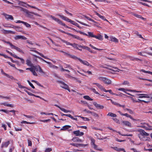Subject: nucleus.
<instances>
[{
    "instance_id": "nucleus-63",
    "label": "nucleus",
    "mask_w": 152,
    "mask_h": 152,
    "mask_svg": "<svg viewBox=\"0 0 152 152\" xmlns=\"http://www.w3.org/2000/svg\"><path fill=\"white\" fill-rule=\"evenodd\" d=\"M123 116H126L127 117L129 118H132V116L130 115H129L127 113L124 114Z\"/></svg>"
},
{
    "instance_id": "nucleus-36",
    "label": "nucleus",
    "mask_w": 152,
    "mask_h": 152,
    "mask_svg": "<svg viewBox=\"0 0 152 152\" xmlns=\"http://www.w3.org/2000/svg\"><path fill=\"white\" fill-rule=\"evenodd\" d=\"M60 67H61L60 71L61 72L66 71L68 72H70V71L69 70L64 69L63 68V66H60Z\"/></svg>"
},
{
    "instance_id": "nucleus-22",
    "label": "nucleus",
    "mask_w": 152,
    "mask_h": 152,
    "mask_svg": "<svg viewBox=\"0 0 152 152\" xmlns=\"http://www.w3.org/2000/svg\"><path fill=\"white\" fill-rule=\"evenodd\" d=\"M31 50L32 51H33L35 53H37L38 54H39L40 56H41L42 57L44 58L45 59H48V58L46 56H44L42 53L39 52L38 51H37L36 50Z\"/></svg>"
},
{
    "instance_id": "nucleus-41",
    "label": "nucleus",
    "mask_w": 152,
    "mask_h": 152,
    "mask_svg": "<svg viewBox=\"0 0 152 152\" xmlns=\"http://www.w3.org/2000/svg\"><path fill=\"white\" fill-rule=\"evenodd\" d=\"M6 76H7V77H8L10 79H11L12 80H15V79H16L12 76L10 75H9L8 74H6Z\"/></svg>"
},
{
    "instance_id": "nucleus-37",
    "label": "nucleus",
    "mask_w": 152,
    "mask_h": 152,
    "mask_svg": "<svg viewBox=\"0 0 152 152\" xmlns=\"http://www.w3.org/2000/svg\"><path fill=\"white\" fill-rule=\"evenodd\" d=\"M17 84L18 85V87L19 88H25L27 89L28 90H29V89H28L27 88L21 85L20 83H17Z\"/></svg>"
},
{
    "instance_id": "nucleus-44",
    "label": "nucleus",
    "mask_w": 152,
    "mask_h": 152,
    "mask_svg": "<svg viewBox=\"0 0 152 152\" xmlns=\"http://www.w3.org/2000/svg\"><path fill=\"white\" fill-rule=\"evenodd\" d=\"M10 144V141H8L7 142H5L3 144V145L5 147H7Z\"/></svg>"
},
{
    "instance_id": "nucleus-21",
    "label": "nucleus",
    "mask_w": 152,
    "mask_h": 152,
    "mask_svg": "<svg viewBox=\"0 0 152 152\" xmlns=\"http://www.w3.org/2000/svg\"><path fill=\"white\" fill-rule=\"evenodd\" d=\"M122 123L126 126H127L129 127H131V124L128 121H122Z\"/></svg>"
},
{
    "instance_id": "nucleus-33",
    "label": "nucleus",
    "mask_w": 152,
    "mask_h": 152,
    "mask_svg": "<svg viewBox=\"0 0 152 152\" xmlns=\"http://www.w3.org/2000/svg\"><path fill=\"white\" fill-rule=\"evenodd\" d=\"M89 46L90 47H91L93 49H95L96 50H98L99 51H101V50H103V49L98 48L95 47L94 46L92 45L91 44H90Z\"/></svg>"
},
{
    "instance_id": "nucleus-1",
    "label": "nucleus",
    "mask_w": 152,
    "mask_h": 152,
    "mask_svg": "<svg viewBox=\"0 0 152 152\" xmlns=\"http://www.w3.org/2000/svg\"><path fill=\"white\" fill-rule=\"evenodd\" d=\"M50 17L53 20L56 21L58 23L60 24H61V25L64 26L65 27H66L68 28L71 29L73 31H77V32L81 34H83V35L87 36L88 37V34H87L86 33L83 31H76L74 28L69 27L67 26L66 25L65 23H63L58 18H56L55 17H54L52 15H51Z\"/></svg>"
},
{
    "instance_id": "nucleus-40",
    "label": "nucleus",
    "mask_w": 152,
    "mask_h": 152,
    "mask_svg": "<svg viewBox=\"0 0 152 152\" xmlns=\"http://www.w3.org/2000/svg\"><path fill=\"white\" fill-rule=\"evenodd\" d=\"M90 90L95 94L99 95V93L96 91V89L95 88H91L90 89Z\"/></svg>"
},
{
    "instance_id": "nucleus-42",
    "label": "nucleus",
    "mask_w": 152,
    "mask_h": 152,
    "mask_svg": "<svg viewBox=\"0 0 152 152\" xmlns=\"http://www.w3.org/2000/svg\"><path fill=\"white\" fill-rule=\"evenodd\" d=\"M58 16H60V17L62 19H63L64 20H65L66 21L67 18H67L66 17L64 16L63 15H58Z\"/></svg>"
},
{
    "instance_id": "nucleus-30",
    "label": "nucleus",
    "mask_w": 152,
    "mask_h": 152,
    "mask_svg": "<svg viewBox=\"0 0 152 152\" xmlns=\"http://www.w3.org/2000/svg\"><path fill=\"white\" fill-rule=\"evenodd\" d=\"M62 66L63 67L64 66V67L65 68H68L69 69H72L71 66L66 64H64L63 66Z\"/></svg>"
},
{
    "instance_id": "nucleus-24",
    "label": "nucleus",
    "mask_w": 152,
    "mask_h": 152,
    "mask_svg": "<svg viewBox=\"0 0 152 152\" xmlns=\"http://www.w3.org/2000/svg\"><path fill=\"white\" fill-rule=\"evenodd\" d=\"M26 64L29 66H32L33 64L30 59H27L26 60Z\"/></svg>"
},
{
    "instance_id": "nucleus-14",
    "label": "nucleus",
    "mask_w": 152,
    "mask_h": 152,
    "mask_svg": "<svg viewBox=\"0 0 152 152\" xmlns=\"http://www.w3.org/2000/svg\"><path fill=\"white\" fill-rule=\"evenodd\" d=\"M17 23H23L25 26L28 28H31V26L30 24L27 22H24L20 20H18L16 22Z\"/></svg>"
},
{
    "instance_id": "nucleus-48",
    "label": "nucleus",
    "mask_w": 152,
    "mask_h": 152,
    "mask_svg": "<svg viewBox=\"0 0 152 152\" xmlns=\"http://www.w3.org/2000/svg\"><path fill=\"white\" fill-rule=\"evenodd\" d=\"M15 50H16L18 52H19L21 53H24V52L22 50H21L20 48H18V47H17Z\"/></svg>"
},
{
    "instance_id": "nucleus-52",
    "label": "nucleus",
    "mask_w": 152,
    "mask_h": 152,
    "mask_svg": "<svg viewBox=\"0 0 152 152\" xmlns=\"http://www.w3.org/2000/svg\"><path fill=\"white\" fill-rule=\"evenodd\" d=\"M24 91L26 93H27L28 95H29L30 96H35L34 94H32V93H31V92H28V91H27V90H24Z\"/></svg>"
},
{
    "instance_id": "nucleus-20",
    "label": "nucleus",
    "mask_w": 152,
    "mask_h": 152,
    "mask_svg": "<svg viewBox=\"0 0 152 152\" xmlns=\"http://www.w3.org/2000/svg\"><path fill=\"white\" fill-rule=\"evenodd\" d=\"M15 40L20 39L23 40H26L27 39V38L26 37L22 35H17L15 37Z\"/></svg>"
},
{
    "instance_id": "nucleus-8",
    "label": "nucleus",
    "mask_w": 152,
    "mask_h": 152,
    "mask_svg": "<svg viewBox=\"0 0 152 152\" xmlns=\"http://www.w3.org/2000/svg\"><path fill=\"white\" fill-rule=\"evenodd\" d=\"M137 95L139 96L138 97L139 98H150L152 97V94H137Z\"/></svg>"
},
{
    "instance_id": "nucleus-27",
    "label": "nucleus",
    "mask_w": 152,
    "mask_h": 152,
    "mask_svg": "<svg viewBox=\"0 0 152 152\" xmlns=\"http://www.w3.org/2000/svg\"><path fill=\"white\" fill-rule=\"evenodd\" d=\"M72 36H73L72 37L74 38H75V39H77L81 40V41L83 40V39L82 38L80 37H79L77 35L73 34V35H72Z\"/></svg>"
},
{
    "instance_id": "nucleus-64",
    "label": "nucleus",
    "mask_w": 152,
    "mask_h": 152,
    "mask_svg": "<svg viewBox=\"0 0 152 152\" xmlns=\"http://www.w3.org/2000/svg\"><path fill=\"white\" fill-rule=\"evenodd\" d=\"M83 72H84L85 73H87L88 75H92V72L90 71H85L84 70H83Z\"/></svg>"
},
{
    "instance_id": "nucleus-15",
    "label": "nucleus",
    "mask_w": 152,
    "mask_h": 152,
    "mask_svg": "<svg viewBox=\"0 0 152 152\" xmlns=\"http://www.w3.org/2000/svg\"><path fill=\"white\" fill-rule=\"evenodd\" d=\"M3 15L5 17V18L7 20H14V18L13 16L11 15H9L5 13H3Z\"/></svg>"
},
{
    "instance_id": "nucleus-54",
    "label": "nucleus",
    "mask_w": 152,
    "mask_h": 152,
    "mask_svg": "<svg viewBox=\"0 0 152 152\" xmlns=\"http://www.w3.org/2000/svg\"><path fill=\"white\" fill-rule=\"evenodd\" d=\"M61 111H63L65 113H67L68 112H71L70 111L67 110H66L65 109L63 108H62L61 109Z\"/></svg>"
},
{
    "instance_id": "nucleus-4",
    "label": "nucleus",
    "mask_w": 152,
    "mask_h": 152,
    "mask_svg": "<svg viewBox=\"0 0 152 152\" xmlns=\"http://www.w3.org/2000/svg\"><path fill=\"white\" fill-rule=\"evenodd\" d=\"M98 79L100 80L103 82L104 83L109 85L111 83V81L110 79L107 78L106 77H99L98 78Z\"/></svg>"
},
{
    "instance_id": "nucleus-51",
    "label": "nucleus",
    "mask_w": 152,
    "mask_h": 152,
    "mask_svg": "<svg viewBox=\"0 0 152 152\" xmlns=\"http://www.w3.org/2000/svg\"><path fill=\"white\" fill-rule=\"evenodd\" d=\"M32 68L35 71H38V69L39 68V66H32Z\"/></svg>"
},
{
    "instance_id": "nucleus-62",
    "label": "nucleus",
    "mask_w": 152,
    "mask_h": 152,
    "mask_svg": "<svg viewBox=\"0 0 152 152\" xmlns=\"http://www.w3.org/2000/svg\"><path fill=\"white\" fill-rule=\"evenodd\" d=\"M10 47H11L12 49H15V50L16 49V48L17 47L15 45H13L12 44V43L10 45Z\"/></svg>"
},
{
    "instance_id": "nucleus-50",
    "label": "nucleus",
    "mask_w": 152,
    "mask_h": 152,
    "mask_svg": "<svg viewBox=\"0 0 152 152\" xmlns=\"http://www.w3.org/2000/svg\"><path fill=\"white\" fill-rule=\"evenodd\" d=\"M77 21L79 23H80L83 25H84V26H90L89 25H88L87 24L85 23H83L81 21H78V20H77Z\"/></svg>"
},
{
    "instance_id": "nucleus-28",
    "label": "nucleus",
    "mask_w": 152,
    "mask_h": 152,
    "mask_svg": "<svg viewBox=\"0 0 152 152\" xmlns=\"http://www.w3.org/2000/svg\"><path fill=\"white\" fill-rule=\"evenodd\" d=\"M110 40L114 42H118V40L115 37H110Z\"/></svg>"
},
{
    "instance_id": "nucleus-11",
    "label": "nucleus",
    "mask_w": 152,
    "mask_h": 152,
    "mask_svg": "<svg viewBox=\"0 0 152 152\" xmlns=\"http://www.w3.org/2000/svg\"><path fill=\"white\" fill-rule=\"evenodd\" d=\"M58 83L60 84V86L61 88L65 89H67V88H68V86L64 83L60 81H58Z\"/></svg>"
},
{
    "instance_id": "nucleus-61",
    "label": "nucleus",
    "mask_w": 152,
    "mask_h": 152,
    "mask_svg": "<svg viewBox=\"0 0 152 152\" xmlns=\"http://www.w3.org/2000/svg\"><path fill=\"white\" fill-rule=\"evenodd\" d=\"M50 66L51 67H52L54 69H58V66L53 65L52 63L51 64H50Z\"/></svg>"
},
{
    "instance_id": "nucleus-9",
    "label": "nucleus",
    "mask_w": 152,
    "mask_h": 152,
    "mask_svg": "<svg viewBox=\"0 0 152 152\" xmlns=\"http://www.w3.org/2000/svg\"><path fill=\"white\" fill-rule=\"evenodd\" d=\"M119 91H122L126 93V91H129L130 92H141V91H137L134 90H128V89H125L123 88H119L118 89Z\"/></svg>"
},
{
    "instance_id": "nucleus-35",
    "label": "nucleus",
    "mask_w": 152,
    "mask_h": 152,
    "mask_svg": "<svg viewBox=\"0 0 152 152\" xmlns=\"http://www.w3.org/2000/svg\"><path fill=\"white\" fill-rule=\"evenodd\" d=\"M83 98L89 101H92L93 100V99L91 98L89 96H83Z\"/></svg>"
},
{
    "instance_id": "nucleus-2",
    "label": "nucleus",
    "mask_w": 152,
    "mask_h": 152,
    "mask_svg": "<svg viewBox=\"0 0 152 152\" xmlns=\"http://www.w3.org/2000/svg\"><path fill=\"white\" fill-rule=\"evenodd\" d=\"M88 37H89L95 38L96 39H98L100 41H102L103 38V36L100 34H98L96 35H94L93 34V33L91 32H88Z\"/></svg>"
},
{
    "instance_id": "nucleus-7",
    "label": "nucleus",
    "mask_w": 152,
    "mask_h": 152,
    "mask_svg": "<svg viewBox=\"0 0 152 152\" xmlns=\"http://www.w3.org/2000/svg\"><path fill=\"white\" fill-rule=\"evenodd\" d=\"M79 60L82 64H83L84 65H86L88 66L92 67V65L90 64L88 62L86 61H83L81 59L78 58L77 57V58H76L75 60Z\"/></svg>"
},
{
    "instance_id": "nucleus-58",
    "label": "nucleus",
    "mask_w": 152,
    "mask_h": 152,
    "mask_svg": "<svg viewBox=\"0 0 152 152\" xmlns=\"http://www.w3.org/2000/svg\"><path fill=\"white\" fill-rule=\"evenodd\" d=\"M70 145H72L74 146H75L76 147H78L79 146V144H76L75 143H71L70 144Z\"/></svg>"
},
{
    "instance_id": "nucleus-45",
    "label": "nucleus",
    "mask_w": 152,
    "mask_h": 152,
    "mask_svg": "<svg viewBox=\"0 0 152 152\" xmlns=\"http://www.w3.org/2000/svg\"><path fill=\"white\" fill-rule=\"evenodd\" d=\"M19 4L20 5L22 6L25 7H26L25 5L26 4V3L21 1L19 3Z\"/></svg>"
},
{
    "instance_id": "nucleus-39",
    "label": "nucleus",
    "mask_w": 152,
    "mask_h": 152,
    "mask_svg": "<svg viewBox=\"0 0 152 152\" xmlns=\"http://www.w3.org/2000/svg\"><path fill=\"white\" fill-rule=\"evenodd\" d=\"M91 115L97 118H98L99 117L98 115L96 113L92 112Z\"/></svg>"
},
{
    "instance_id": "nucleus-32",
    "label": "nucleus",
    "mask_w": 152,
    "mask_h": 152,
    "mask_svg": "<svg viewBox=\"0 0 152 152\" xmlns=\"http://www.w3.org/2000/svg\"><path fill=\"white\" fill-rule=\"evenodd\" d=\"M104 91L106 92H109L110 94L113 95H117V94H116L115 93H113L112 92V90L110 89L106 90L105 89Z\"/></svg>"
},
{
    "instance_id": "nucleus-59",
    "label": "nucleus",
    "mask_w": 152,
    "mask_h": 152,
    "mask_svg": "<svg viewBox=\"0 0 152 152\" xmlns=\"http://www.w3.org/2000/svg\"><path fill=\"white\" fill-rule=\"evenodd\" d=\"M132 60L133 61H134V60H135L136 61L139 60L141 61H142V60L137 58H133V59H132Z\"/></svg>"
},
{
    "instance_id": "nucleus-17",
    "label": "nucleus",
    "mask_w": 152,
    "mask_h": 152,
    "mask_svg": "<svg viewBox=\"0 0 152 152\" xmlns=\"http://www.w3.org/2000/svg\"><path fill=\"white\" fill-rule=\"evenodd\" d=\"M64 55L65 56L72 58L75 60H76V58H77V57L76 56L74 55H71L70 54L65 52L64 53Z\"/></svg>"
},
{
    "instance_id": "nucleus-31",
    "label": "nucleus",
    "mask_w": 152,
    "mask_h": 152,
    "mask_svg": "<svg viewBox=\"0 0 152 152\" xmlns=\"http://www.w3.org/2000/svg\"><path fill=\"white\" fill-rule=\"evenodd\" d=\"M15 58H16L18 59H20L21 60V62L22 64H24L25 63V61L24 59L23 58H20V57L16 55L15 56Z\"/></svg>"
},
{
    "instance_id": "nucleus-6",
    "label": "nucleus",
    "mask_w": 152,
    "mask_h": 152,
    "mask_svg": "<svg viewBox=\"0 0 152 152\" xmlns=\"http://www.w3.org/2000/svg\"><path fill=\"white\" fill-rule=\"evenodd\" d=\"M61 41L63 43H65L66 44V45H70L72 46V47L75 49H78L76 46L77 45V44L75 43H71L69 42L66 41L63 39H61Z\"/></svg>"
},
{
    "instance_id": "nucleus-16",
    "label": "nucleus",
    "mask_w": 152,
    "mask_h": 152,
    "mask_svg": "<svg viewBox=\"0 0 152 152\" xmlns=\"http://www.w3.org/2000/svg\"><path fill=\"white\" fill-rule=\"evenodd\" d=\"M94 12L95 13V14L99 18H101L102 19L104 20L105 21H106L108 22H109L105 18V17L104 16L101 15H100V14L98 13L96 11H95Z\"/></svg>"
},
{
    "instance_id": "nucleus-23",
    "label": "nucleus",
    "mask_w": 152,
    "mask_h": 152,
    "mask_svg": "<svg viewBox=\"0 0 152 152\" xmlns=\"http://www.w3.org/2000/svg\"><path fill=\"white\" fill-rule=\"evenodd\" d=\"M1 105H4V106L10 107H14V105L12 104H7L6 102L1 103H0Z\"/></svg>"
},
{
    "instance_id": "nucleus-55",
    "label": "nucleus",
    "mask_w": 152,
    "mask_h": 152,
    "mask_svg": "<svg viewBox=\"0 0 152 152\" xmlns=\"http://www.w3.org/2000/svg\"><path fill=\"white\" fill-rule=\"evenodd\" d=\"M27 82L28 83L29 85L33 89L35 88L34 86H33V84L31 83V82L28 80H27Z\"/></svg>"
},
{
    "instance_id": "nucleus-26",
    "label": "nucleus",
    "mask_w": 152,
    "mask_h": 152,
    "mask_svg": "<svg viewBox=\"0 0 152 152\" xmlns=\"http://www.w3.org/2000/svg\"><path fill=\"white\" fill-rule=\"evenodd\" d=\"M113 148L115 150L118 152H120L121 151H124V149L123 148H119L117 147H114Z\"/></svg>"
},
{
    "instance_id": "nucleus-46",
    "label": "nucleus",
    "mask_w": 152,
    "mask_h": 152,
    "mask_svg": "<svg viewBox=\"0 0 152 152\" xmlns=\"http://www.w3.org/2000/svg\"><path fill=\"white\" fill-rule=\"evenodd\" d=\"M77 46H76V47H77V46L80 48H82L83 49H84L86 50V49L87 48V46H81V45H79L78 44H77Z\"/></svg>"
},
{
    "instance_id": "nucleus-13",
    "label": "nucleus",
    "mask_w": 152,
    "mask_h": 152,
    "mask_svg": "<svg viewBox=\"0 0 152 152\" xmlns=\"http://www.w3.org/2000/svg\"><path fill=\"white\" fill-rule=\"evenodd\" d=\"M0 111L3 112L7 114L9 113L10 112H12L13 113V115H15L16 111L14 110H7L4 109H0Z\"/></svg>"
},
{
    "instance_id": "nucleus-12",
    "label": "nucleus",
    "mask_w": 152,
    "mask_h": 152,
    "mask_svg": "<svg viewBox=\"0 0 152 152\" xmlns=\"http://www.w3.org/2000/svg\"><path fill=\"white\" fill-rule=\"evenodd\" d=\"M73 134H75L76 136H82L84 134L83 132H80V130H78L74 131L73 132Z\"/></svg>"
},
{
    "instance_id": "nucleus-53",
    "label": "nucleus",
    "mask_w": 152,
    "mask_h": 152,
    "mask_svg": "<svg viewBox=\"0 0 152 152\" xmlns=\"http://www.w3.org/2000/svg\"><path fill=\"white\" fill-rule=\"evenodd\" d=\"M6 51L7 53H9V54H10L13 57H14L15 58V56H16L15 54H13L12 53L10 52L8 50H6Z\"/></svg>"
},
{
    "instance_id": "nucleus-18",
    "label": "nucleus",
    "mask_w": 152,
    "mask_h": 152,
    "mask_svg": "<svg viewBox=\"0 0 152 152\" xmlns=\"http://www.w3.org/2000/svg\"><path fill=\"white\" fill-rule=\"evenodd\" d=\"M93 104L97 108L102 109L104 108L103 106L98 104L95 102L93 103Z\"/></svg>"
},
{
    "instance_id": "nucleus-29",
    "label": "nucleus",
    "mask_w": 152,
    "mask_h": 152,
    "mask_svg": "<svg viewBox=\"0 0 152 152\" xmlns=\"http://www.w3.org/2000/svg\"><path fill=\"white\" fill-rule=\"evenodd\" d=\"M107 116H110L113 117H116L117 116L116 114H114L111 112H109L107 115Z\"/></svg>"
},
{
    "instance_id": "nucleus-56",
    "label": "nucleus",
    "mask_w": 152,
    "mask_h": 152,
    "mask_svg": "<svg viewBox=\"0 0 152 152\" xmlns=\"http://www.w3.org/2000/svg\"><path fill=\"white\" fill-rule=\"evenodd\" d=\"M28 146H31L32 145V142L31 141L28 139Z\"/></svg>"
},
{
    "instance_id": "nucleus-57",
    "label": "nucleus",
    "mask_w": 152,
    "mask_h": 152,
    "mask_svg": "<svg viewBox=\"0 0 152 152\" xmlns=\"http://www.w3.org/2000/svg\"><path fill=\"white\" fill-rule=\"evenodd\" d=\"M31 72L32 73V74L34 75L35 76H37V74L35 72L34 70V69H32V70Z\"/></svg>"
},
{
    "instance_id": "nucleus-3",
    "label": "nucleus",
    "mask_w": 152,
    "mask_h": 152,
    "mask_svg": "<svg viewBox=\"0 0 152 152\" xmlns=\"http://www.w3.org/2000/svg\"><path fill=\"white\" fill-rule=\"evenodd\" d=\"M21 10H22L26 13V16L30 18H34L33 12H29L28 10L22 7L20 8Z\"/></svg>"
},
{
    "instance_id": "nucleus-10",
    "label": "nucleus",
    "mask_w": 152,
    "mask_h": 152,
    "mask_svg": "<svg viewBox=\"0 0 152 152\" xmlns=\"http://www.w3.org/2000/svg\"><path fill=\"white\" fill-rule=\"evenodd\" d=\"M12 26H9V27H12L14 28L16 31L20 32L22 33H24V31L23 30V28L20 27L15 26L13 25H12Z\"/></svg>"
},
{
    "instance_id": "nucleus-25",
    "label": "nucleus",
    "mask_w": 152,
    "mask_h": 152,
    "mask_svg": "<svg viewBox=\"0 0 152 152\" xmlns=\"http://www.w3.org/2000/svg\"><path fill=\"white\" fill-rule=\"evenodd\" d=\"M71 127V126L68 125H66L63 126L62 128L61 129V130H66L68 129L69 128Z\"/></svg>"
},
{
    "instance_id": "nucleus-47",
    "label": "nucleus",
    "mask_w": 152,
    "mask_h": 152,
    "mask_svg": "<svg viewBox=\"0 0 152 152\" xmlns=\"http://www.w3.org/2000/svg\"><path fill=\"white\" fill-rule=\"evenodd\" d=\"M21 123L27 124H33L34 123H30V122H27L26 121H23L21 122Z\"/></svg>"
},
{
    "instance_id": "nucleus-38",
    "label": "nucleus",
    "mask_w": 152,
    "mask_h": 152,
    "mask_svg": "<svg viewBox=\"0 0 152 152\" xmlns=\"http://www.w3.org/2000/svg\"><path fill=\"white\" fill-rule=\"evenodd\" d=\"M73 22H72V23H71L72 24L77 26V27H78L80 28H82L79 26V25L77 23H76L73 21Z\"/></svg>"
},
{
    "instance_id": "nucleus-34",
    "label": "nucleus",
    "mask_w": 152,
    "mask_h": 152,
    "mask_svg": "<svg viewBox=\"0 0 152 152\" xmlns=\"http://www.w3.org/2000/svg\"><path fill=\"white\" fill-rule=\"evenodd\" d=\"M84 16L88 20L94 23H95L96 22V21H94V20L88 16H86V15H84Z\"/></svg>"
},
{
    "instance_id": "nucleus-19",
    "label": "nucleus",
    "mask_w": 152,
    "mask_h": 152,
    "mask_svg": "<svg viewBox=\"0 0 152 152\" xmlns=\"http://www.w3.org/2000/svg\"><path fill=\"white\" fill-rule=\"evenodd\" d=\"M93 84L94 85H96L97 86V87H98L100 89L104 91L105 89L100 84L96 83H93Z\"/></svg>"
},
{
    "instance_id": "nucleus-43",
    "label": "nucleus",
    "mask_w": 152,
    "mask_h": 152,
    "mask_svg": "<svg viewBox=\"0 0 152 152\" xmlns=\"http://www.w3.org/2000/svg\"><path fill=\"white\" fill-rule=\"evenodd\" d=\"M91 144L92 145H95V140L94 139V138H92L91 139Z\"/></svg>"
},
{
    "instance_id": "nucleus-5",
    "label": "nucleus",
    "mask_w": 152,
    "mask_h": 152,
    "mask_svg": "<svg viewBox=\"0 0 152 152\" xmlns=\"http://www.w3.org/2000/svg\"><path fill=\"white\" fill-rule=\"evenodd\" d=\"M139 132H140V133L138 134V136L139 138L141 140V137L142 136H148L149 134L148 133L146 132L145 131L142 129L139 130Z\"/></svg>"
},
{
    "instance_id": "nucleus-60",
    "label": "nucleus",
    "mask_w": 152,
    "mask_h": 152,
    "mask_svg": "<svg viewBox=\"0 0 152 152\" xmlns=\"http://www.w3.org/2000/svg\"><path fill=\"white\" fill-rule=\"evenodd\" d=\"M52 151V149L51 148H47L45 151V152H50Z\"/></svg>"
},
{
    "instance_id": "nucleus-49",
    "label": "nucleus",
    "mask_w": 152,
    "mask_h": 152,
    "mask_svg": "<svg viewBox=\"0 0 152 152\" xmlns=\"http://www.w3.org/2000/svg\"><path fill=\"white\" fill-rule=\"evenodd\" d=\"M113 69H110V70H111L112 71L114 72H118V70H119L116 67H113Z\"/></svg>"
}]
</instances>
